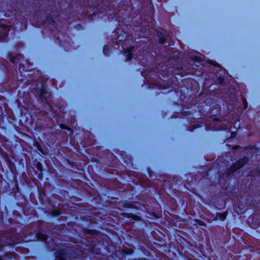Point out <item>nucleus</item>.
Returning <instances> with one entry per match:
<instances>
[{"label": "nucleus", "mask_w": 260, "mask_h": 260, "mask_svg": "<svg viewBox=\"0 0 260 260\" xmlns=\"http://www.w3.org/2000/svg\"><path fill=\"white\" fill-rule=\"evenodd\" d=\"M241 165H239V164H238V166L237 167H236V165H234L233 166V170H237L239 168H240L241 167Z\"/></svg>", "instance_id": "nucleus-6"}, {"label": "nucleus", "mask_w": 260, "mask_h": 260, "mask_svg": "<svg viewBox=\"0 0 260 260\" xmlns=\"http://www.w3.org/2000/svg\"><path fill=\"white\" fill-rule=\"evenodd\" d=\"M199 224H200L201 222L200 221H197Z\"/></svg>", "instance_id": "nucleus-11"}, {"label": "nucleus", "mask_w": 260, "mask_h": 260, "mask_svg": "<svg viewBox=\"0 0 260 260\" xmlns=\"http://www.w3.org/2000/svg\"><path fill=\"white\" fill-rule=\"evenodd\" d=\"M9 30L8 27L6 25H0V39L4 38L7 35Z\"/></svg>", "instance_id": "nucleus-1"}, {"label": "nucleus", "mask_w": 260, "mask_h": 260, "mask_svg": "<svg viewBox=\"0 0 260 260\" xmlns=\"http://www.w3.org/2000/svg\"><path fill=\"white\" fill-rule=\"evenodd\" d=\"M104 52H105V48H104Z\"/></svg>", "instance_id": "nucleus-12"}, {"label": "nucleus", "mask_w": 260, "mask_h": 260, "mask_svg": "<svg viewBox=\"0 0 260 260\" xmlns=\"http://www.w3.org/2000/svg\"><path fill=\"white\" fill-rule=\"evenodd\" d=\"M37 168H38V169L39 170H40H40H41V164H40V163H39V164H38V167H37Z\"/></svg>", "instance_id": "nucleus-8"}, {"label": "nucleus", "mask_w": 260, "mask_h": 260, "mask_svg": "<svg viewBox=\"0 0 260 260\" xmlns=\"http://www.w3.org/2000/svg\"><path fill=\"white\" fill-rule=\"evenodd\" d=\"M38 238L42 240H45L46 239V236L45 235L41 234L38 235Z\"/></svg>", "instance_id": "nucleus-4"}, {"label": "nucleus", "mask_w": 260, "mask_h": 260, "mask_svg": "<svg viewBox=\"0 0 260 260\" xmlns=\"http://www.w3.org/2000/svg\"><path fill=\"white\" fill-rule=\"evenodd\" d=\"M133 49V48H128L127 49H124L123 51L124 52V53L126 54L127 56V59L129 60L131 59V55L132 54V50Z\"/></svg>", "instance_id": "nucleus-3"}, {"label": "nucleus", "mask_w": 260, "mask_h": 260, "mask_svg": "<svg viewBox=\"0 0 260 260\" xmlns=\"http://www.w3.org/2000/svg\"><path fill=\"white\" fill-rule=\"evenodd\" d=\"M160 42H161V43H163L164 42V40H161L160 41Z\"/></svg>", "instance_id": "nucleus-10"}, {"label": "nucleus", "mask_w": 260, "mask_h": 260, "mask_svg": "<svg viewBox=\"0 0 260 260\" xmlns=\"http://www.w3.org/2000/svg\"><path fill=\"white\" fill-rule=\"evenodd\" d=\"M51 214L54 216H57L59 214V212L57 210H54Z\"/></svg>", "instance_id": "nucleus-5"}, {"label": "nucleus", "mask_w": 260, "mask_h": 260, "mask_svg": "<svg viewBox=\"0 0 260 260\" xmlns=\"http://www.w3.org/2000/svg\"><path fill=\"white\" fill-rule=\"evenodd\" d=\"M65 254L63 250H60L58 252L56 258L55 260H66L64 258Z\"/></svg>", "instance_id": "nucleus-2"}, {"label": "nucleus", "mask_w": 260, "mask_h": 260, "mask_svg": "<svg viewBox=\"0 0 260 260\" xmlns=\"http://www.w3.org/2000/svg\"><path fill=\"white\" fill-rule=\"evenodd\" d=\"M225 215L224 214H222L219 215V219L221 220H223L225 219Z\"/></svg>", "instance_id": "nucleus-7"}, {"label": "nucleus", "mask_w": 260, "mask_h": 260, "mask_svg": "<svg viewBox=\"0 0 260 260\" xmlns=\"http://www.w3.org/2000/svg\"><path fill=\"white\" fill-rule=\"evenodd\" d=\"M0 260H1V258H0Z\"/></svg>", "instance_id": "nucleus-13"}, {"label": "nucleus", "mask_w": 260, "mask_h": 260, "mask_svg": "<svg viewBox=\"0 0 260 260\" xmlns=\"http://www.w3.org/2000/svg\"><path fill=\"white\" fill-rule=\"evenodd\" d=\"M44 96V91H42L41 93V96L43 97Z\"/></svg>", "instance_id": "nucleus-9"}]
</instances>
